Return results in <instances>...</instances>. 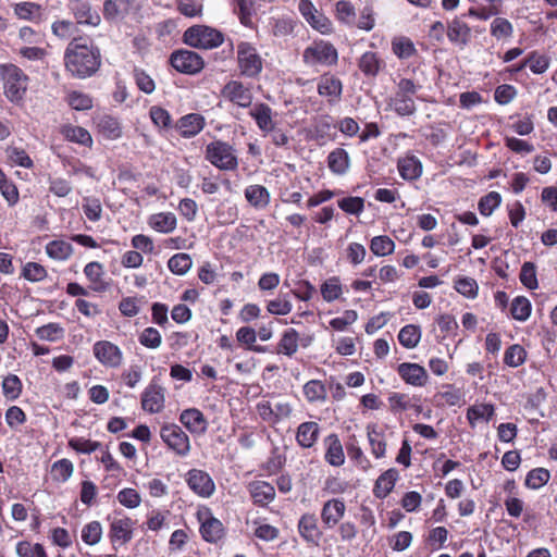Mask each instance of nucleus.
<instances>
[{
    "label": "nucleus",
    "mask_w": 557,
    "mask_h": 557,
    "mask_svg": "<svg viewBox=\"0 0 557 557\" xmlns=\"http://www.w3.org/2000/svg\"><path fill=\"white\" fill-rule=\"evenodd\" d=\"M132 76L137 88L146 95L156 90V82L144 69L135 66Z\"/></svg>",
    "instance_id": "64"
},
{
    "label": "nucleus",
    "mask_w": 557,
    "mask_h": 557,
    "mask_svg": "<svg viewBox=\"0 0 557 557\" xmlns=\"http://www.w3.org/2000/svg\"><path fill=\"white\" fill-rule=\"evenodd\" d=\"M249 115L255 120L258 128L263 133H271L275 128L272 108L264 102L256 103L249 111Z\"/></svg>",
    "instance_id": "30"
},
{
    "label": "nucleus",
    "mask_w": 557,
    "mask_h": 557,
    "mask_svg": "<svg viewBox=\"0 0 557 557\" xmlns=\"http://www.w3.org/2000/svg\"><path fill=\"white\" fill-rule=\"evenodd\" d=\"M183 40L189 47L210 50L224 42V34L208 25H193L184 32Z\"/></svg>",
    "instance_id": "5"
},
{
    "label": "nucleus",
    "mask_w": 557,
    "mask_h": 557,
    "mask_svg": "<svg viewBox=\"0 0 557 557\" xmlns=\"http://www.w3.org/2000/svg\"><path fill=\"white\" fill-rule=\"evenodd\" d=\"M399 479V472L395 468H389L379 475L374 482L373 495L377 499L386 498L395 487Z\"/></svg>",
    "instance_id": "31"
},
{
    "label": "nucleus",
    "mask_w": 557,
    "mask_h": 557,
    "mask_svg": "<svg viewBox=\"0 0 557 557\" xmlns=\"http://www.w3.org/2000/svg\"><path fill=\"white\" fill-rule=\"evenodd\" d=\"M434 400L437 406H461L465 403V394L454 384H444L434 395Z\"/></svg>",
    "instance_id": "35"
},
{
    "label": "nucleus",
    "mask_w": 557,
    "mask_h": 557,
    "mask_svg": "<svg viewBox=\"0 0 557 557\" xmlns=\"http://www.w3.org/2000/svg\"><path fill=\"white\" fill-rule=\"evenodd\" d=\"M394 435V431L386 425H380L375 422L366 425L369 449L375 459L381 460L387 457L388 443Z\"/></svg>",
    "instance_id": "9"
},
{
    "label": "nucleus",
    "mask_w": 557,
    "mask_h": 557,
    "mask_svg": "<svg viewBox=\"0 0 557 557\" xmlns=\"http://www.w3.org/2000/svg\"><path fill=\"white\" fill-rule=\"evenodd\" d=\"M196 518L200 523L199 532L203 541L215 544L224 537V525L213 516L210 507L200 505L196 511Z\"/></svg>",
    "instance_id": "10"
},
{
    "label": "nucleus",
    "mask_w": 557,
    "mask_h": 557,
    "mask_svg": "<svg viewBox=\"0 0 557 557\" xmlns=\"http://www.w3.org/2000/svg\"><path fill=\"white\" fill-rule=\"evenodd\" d=\"M224 99L239 108H249L252 104L253 95L251 89L243 82L231 79L221 89Z\"/></svg>",
    "instance_id": "16"
},
{
    "label": "nucleus",
    "mask_w": 557,
    "mask_h": 557,
    "mask_svg": "<svg viewBox=\"0 0 557 557\" xmlns=\"http://www.w3.org/2000/svg\"><path fill=\"white\" fill-rule=\"evenodd\" d=\"M550 476L546 468H534L527 473L524 485L530 490H539L548 483Z\"/></svg>",
    "instance_id": "54"
},
{
    "label": "nucleus",
    "mask_w": 557,
    "mask_h": 557,
    "mask_svg": "<svg viewBox=\"0 0 557 557\" xmlns=\"http://www.w3.org/2000/svg\"><path fill=\"white\" fill-rule=\"evenodd\" d=\"M84 275L89 282L88 288L95 294H103L111 287L110 280H106V270L102 263L90 261L84 267Z\"/></svg>",
    "instance_id": "21"
},
{
    "label": "nucleus",
    "mask_w": 557,
    "mask_h": 557,
    "mask_svg": "<svg viewBox=\"0 0 557 557\" xmlns=\"http://www.w3.org/2000/svg\"><path fill=\"white\" fill-rule=\"evenodd\" d=\"M490 33L497 40H506L512 37L513 26L509 20L496 16L490 25Z\"/></svg>",
    "instance_id": "52"
},
{
    "label": "nucleus",
    "mask_w": 557,
    "mask_h": 557,
    "mask_svg": "<svg viewBox=\"0 0 557 557\" xmlns=\"http://www.w3.org/2000/svg\"><path fill=\"white\" fill-rule=\"evenodd\" d=\"M92 354L100 364L106 368L116 369L123 363V351L110 341H98L92 346Z\"/></svg>",
    "instance_id": "15"
},
{
    "label": "nucleus",
    "mask_w": 557,
    "mask_h": 557,
    "mask_svg": "<svg viewBox=\"0 0 557 557\" xmlns=\"http://www.w3.org/2000/svg\"><path fill=\"white\" fill-rule=\"evenodd\" d=\"M524 59L527 67L535 75L544 74L550 65V58L537 50L530 51Z\"/></svg>",
    "instance_id": "47"
},
{
    "label": "nucleus",
    "mask_w": 557,
    "mask_h": 557,
    "mask_svg": "<svg viewBox=\"0 0 557 557\" xmlns=\"http://www.w3.org/2000/svg\"><path fill=\"white\" fill-rule=\"evenodd\" d=\"M392 51L398 59H409L418 53L413 41L406 36L393 38Z\"/></svg>",
    "instance_id": "49"
},
{
    "label": "nucleus",
    "mask_w": 557,
    "mask_h": 557,
    "mask_svg": "<svg viewBox=\"0 0 557 557\" xmlns=\"http://www.w3.org/2000/svg\"><path fill=\"white\" fill-rule=\"evenodd\" d=\"M302 394L309 404H321L327 398L326 385L320 380H310L302 387Z\"/></svg>",
    "instance_id": "43"
},
{
    "label": "nucleus",
    "mask_w": 557,
    "mask_h": 557,
    "mask_svg": "<svg viewBox=\"0 0 557 557\" xmlns=\"http://www.w3.org/2000/svg\"><path fill=\"white\" fill-rule=\"evenodd\" d=\"M324 461L334 468L345 465L346 456L342 440L337 433H330L323 438Z\"/></svg>",
    "instance_id": "20"
},
{
    "label": "nucleus",
    "mask_w": 557,
    "mask_h": 557,
    "mask_svg": "<svg viewBox=\"0 0 557 557\" xmlns=\"http://www.w3.org/2000/svg\"><path fill=\"white\" fill-rule=\"evenodd\" d=\"M148 225L159 233L168 234L176 228L177 220L172 212H160L149 216Z\"/></svg>",
    "instance_id": "41"
},
{
    "label": "nucleus",
    "mask_w": 557,
    "mask_h": 557,
    "mask_svg": "<svg viewBox=\"0 0 557 557\" xmlns=\"http://www.w3.org/2000/svg\"><path fill=\"white\" fill-rule=\"evenodd\" d=\"M527 360V350L519 344L510 345L504 354V363L510 368H518Z\"/></svg>",
    "instance_id": "59"
},
{
    "label": "nucleus",
    "mask_w": 557,
    "mask_h": 557,
    "mask_svg": "<svg viewBox=\"0 0 557 557\" xmlns=\"http://www.w3.org/2000/svg\"><path fill=\"white\" fill-rule=\"evenodd\" d=\"M299 333L295 329L285 330L276 345V354L293 357L299 347Z\"/></svg>",
    "instance_id": "39"
},
{
    "label": "nucleus",
    "mask_w": 557,
    "mask_h": 557,
    "mask_svg": "<svg viewBox=\"0 0 557 557\" xmlns=\"http://www.w3.org/2000/svg\"><path fill=\"white\" fill-rule=\"evenodd\" d=\"M166 389L160 379L153 376L140 395L141 409L150 414L160 413L165 407Z\"/></svg>",
    "instance_id": "12"
},
{
    "label": "nucleus",
    "mask_w": 557,
    "mask_h": 557,
    "mask_svg": "<svg viewBox=\"0 0 557 557\" xmlns=\"http://www.w3.org/2000/svg\"><path fill=\"white\" fill-rule=\"evenodd\" d=\"M67 104L76 111H86L92 108L94 101L91 96L86 92L72 90L66 95Z\"/></svg>",
    "instance_id": "63"
},
{
    "label": "nucleus",
    "mask_w": 557,
    "mask_h": 557,
    "mask_svg": "<svg viewBox=\"0 0 557 557\" xmlns=\"http://www.w3.org/2000/svg\"><path fill=\"white\" fill-rule=\"evenodd\" d=\"M188 488L198 497L210 498L215 493V483L205 470L193 468L184 475Z\"/></svg>",
    "instance_id": "14"
},
{
    "label": "nucleus",
    "mask_w": 557,
    "mask_h": 557,
    "mask_svg": "<svg viewBox=\"0 0 557 557\" xmlns=\"http://www.w3.org/2000/svg\"><path fill=\"white\" fill-rule=\"evenodd\" d=\"M160 437L166 447L178 457L189 455L191 445L186 432L175 423H166L160 429Z\"/></svg>",
    "instance_id": "11"
},
{
    "label": "nucleus",
    "mask_w": 557,
    "mask_h": 557,
    "mask_svg": "<svg viewBox=\"0 0 557 557\" xmlns=\"http://www.w3.org/2000/svg\"><path fill=\"white\" fill-rule=\"evenodd\" d=\"M74 472V465L67 458H62L52 463L51 467V475L52 479L57 482H66Z\"/></svg>",
    "instance_id": "61"
},
{
    "label": "nucleus",
    "mask_w": 557,
    "mask_h": 557,
    "mask_svg": "<svg viewBox=\"0 0 557 557\" xmlns=\"http://www.w3.org/2000/svg\"><path fill=\"white\" fill-rule=\"evenodd\" d=\"M109 521L108 537L112 546L125 545L132 541L136 520L125 515L122 510H115L113 515L107 516Z\"/></svg>",
    "instance_id": "8"
},
{
    "label": "nucleus",
    "mask_w": 557,
    "mask_h": 557,
    "mask_svg": "<svg viewBox=\"0 0 557 557\" xmlns=\"http://www.w3.org/2000/svg\"><path fill=\"white\" fill-rule=\"evenodd\" d=\"M370 250L377 257H385L394 252L395 243L387 235L374 236L370 242Z\"/></svg>",
    "instance_id": "55"
},
{
    "label": "nucleus",
    "mask_w": 557,
    "mask_h": 557,
    "mask_svg": "<svg viewBox=\"0 0 557 557\" xmlns=\"http://www.w3.org/2000/svg\"><path fill=\"white\" fill-rule=\"evenodd\" d=\"M205 159L221 171H235L239 163L235 148L221 139H214L206 146Z\"/></svg>",
    "instance_id": "4"
},
{
    "label": "nucleus",
    "mask_w": 557,
    "mask_h": 557,
    "mask_svg": "<svg viewBox=\"0 0 557 557\" xmlns=\"http://www.w3.org/2000/svg\"><path fill=\"white\" fill-rule=\"evenodd\" d=\"M132 0H106L103 3V16L107 21H114L128 14Z\"/></svg>",
    "instance_id": "44"
},
{
    "label": "nucleus",
    "mask_w": 557,
    "mask_h": 557,
    "mask_svg": "<svg viewBox=\"0 0 557 557\" xmlns=\"http://www.w3.org/2000/svg\"><path fill=\"white\" fill-rule=\"evenodd\" d=\"M345 448L349 460L357 469L367 472L373 468L371 460L364 454L363 449L356 440V436L349 438Z\"/></svg>",
    "instance_id": "34"
},
{
    "label": "nucleus",
    "mask_w": 557,
    "mask_h": 557,
    "mask_svg": "<svg viewBox=\"0 0 557 557\" xmlns=\"http://www.w3.org/2000/svg\"><path fill=\"white\" fill-rule=\"evenodd\" d=\"M20 275L30 283H38L47 278L48 271L42 264L29 261L23 265Z\"/></svg>",
    "instance_id": "53"
},
{
    "label": "nucleus",
    "mask_w": 557,
    "mask_h": 557,
    "mask_svg": "<svg viewBox=\"0 0 557 557\" xmlns=\"http://www.w3.org/2000/svg\"><path fill=\"white\" fill-rule=\"evenodd\" d=\"M421 88L410 78H400L396 84L394 95L389 99V107L399 116H409L414 114L417 107L413 97Z\"/></svg>",
    "instance_id": "3"
},
{
    "label": "nucleus",
    "mask_w": 557,
    "mask_h": 557,
    "mask_svg": "<svg viewBox=\"0 0 557 557\" xmlns=\"http://www.w3.org/2000/svg\"><path fill=\"white\" fill-rule=\"evenodd\" d=\"M60 133L67 141L88 148L92 146L94 140L90 133L82 126L65 124L61 126Z\"/></svg>",
    "instance_id": "38"
},
{
    "label": "nucleus",
    "mask_w": 557,
    "mask_h": 557,
    "mask_svg": "<svg viewBox=\"0 0 557 557\" xmlns=\"http://www.w3.org/2000/svg\"><path fill=\"white\" fill-rule=\"evenodd\" d=\"M193 265L191 257L185 252L173 255L168 261L169 270L175 275L186 274Z\"/></svg>",
    "instance_id": "56"
},
{
    "label": "nucleus",
    "mask_w": 557,
    "mask_h": 557,
    "mask_svg": "<svg viewBox=\"0 0 557 557\" xmlns=\"http://www.w3.org/2000/svg\"><path fill=\"white\" fill-rule=\"evenodd\" d=\"M385 66V62L376 52L366 51L358 60V67L367 77H375Z\"/></svg>",
    "instance_id": "36"
},
{
    "label": "nucleus",
    "mask_w": 557,
    "mask_h": 557,
    "mask_svg": "<svg viewBox=\"0 0 557 557\" xmlns=\"http://www.w3.org/2000/svg\"><path fill=\"white\" fill-rule=\"evenodd\" d=\"M399 377L408 385L423 387L429 381L425 368L414 362H403L396 368Z\"/></svg>",
    "instance_id": "23"
},
{
    "label": "nucleus",
    "mask_w": 557,
    "mask_h": 557,
    "mask_svg": "<svg viewBox=\"0 0 557 557\" xmlns=\"http://www.w3.org/2000/svg\"><path fill=\"white\" fill-rule=\"evenodd\" d=\"M77 26L78 25L71 20H55L51 24V33L53 34V36L61 40H67L70 38L72 39L73 37L77 36Z\"/></svg>",
    "instance_id": "51"
},
{
    "label": "nucleus",
    "mask_w": 557,
    "mask_h": 557,
    "mask_svg": "<svg viewBox=\"0 0 557 557\" xmlns=\"http://www.w3.org/2000/svg\"><path fill=\"white\" fill-rule=\"evenodd\" d=\"M327 166L333 174L344 175L350 166V157L343 148H335L327 156Z\"/></svg>",
    "instance_id": "40"
},
{
    "label": "nucleus",
    "mask_w": 557,
    "mask_h": 557,
    "mask_svg": "<svg viewBox=\"0 0 557 557\" xmlns=\"http://www.w3.org/2000/svg\"><path fill=\"white\" fill-rule=\"evenodd\" d=\"M510 317L519 322H525L532 312V304L525 296H517L510 302Z\"/></svg>",
    "instance_id": "46"
},
{
    "label": "nucleus",
    "mask_w": 557,
    "mask_h": 557,
    "mask_svg": "<svg viewBox=\"0 0 557 557\" xmlns=\"http://www.w3.org/2000/svg\"><path fill=\"white\" fill-rule=\"evenodd\" d=\"M45 250L49 258L57 261H65L73 255V246L63 239L49 242Z\"/></svg>",
    "instance_id": "45"
},
{
    "label": "nucleus",
    "mask_w": 557,
    "mask_h": 557,
    "mask_svg": "<svg viewBox=\"0 0 557 557\" xmlns=\"http://www.w3.org/2000/svg\"><path fill=\"white\" fill-rule=\"evenodd\" d=\"M63 63L65 71L74 78H88L101 66V51L89 35H77L67 44Z\"/></svg>",
    "instance_id": "1"
},
{
    "label": "nucleus",
    "mask_w": 557,
    "mask_h": 557,
    "mask_svg": "<svg viewBox=\"0 0 557 557\" xmlns=\"http://www.w3.org/2000/svg\"><path fill=\"white\" fill-rule=\"evenodd\" d=\"M178 420L191 434L202 435L208 430V420L198 408L183 410Z\"/></svg>",
    "instance_id": "29"
},
{
    "label": "nucleus",
    "mask_w": 557,
    "mask_h": 557,
    "mask_svg": "<svg viewBox=\"0 0 557 557\" xmlns=\"http://www.w3.org/2000/svg\"><path fill=\"white\" fill-rule=\"evenodd\" d=\"M467 420L471 428H475L476 422L484 420L490 422L495 416V406L493 404H475L467 409Z\"/></svg>",
    "instance_id": "42"
},
{
    "label": "nucleus",
    "mask_w": 557,
    "mask_h": 557,
    "mask_svg": "<svg viewBox=\"0 0 557 557\" xmlns=\"http://www.w3.org/2000/svg\"><path fill=\"white\" fill-rule=\"evenodd\" d=\"M236 48L239 74L246 78H258L263 71V59L256 46L248 41H240Z\"/></svg>",
    "instance_id": "6"
},
{
    "label": "nucleus",
    "mask_w": 557,
    "mask_h": 557,
    "mask_svg": "<svg viewBox=\"0 0 557 557\" xmlns=\"http://www.w3.org/2000/svg\"><path fill=\"white\" fill-rule=\"evenodd\" d=\"M23 391L21 379L16 374H9L2 381V393L8 400L17 399Z\"/></svg>",
    "instance_id": "57"
},
{
    "label": "nucleus",
    "mask_w": 557,
    "mask_h": 557,
    "mask_svg": "<svg viewBox=\"0 0 557 557\" xmlns=\"http://www.w3.org/2000/svg\"><path fill=\"white\" fill-rule=\"evenodd\" d=\"M247 491L252 499V503L259 507H267L275 499L274 486L262 480H255L248 483Z\"/></svg>",
    "instance_id": "28"
},
{
    "label": "nucleus",
    "mask_w": 557,
    "mask_h": 557,
    "mask_svg": "<svg viewBox=\"0 0 557 557\" xmlns=\"http://www.w3.org/2000/svg\"><path fill=\"white\" fill-rule=\"evenodd\" d=\"M67 9L77 25L97 27L101 17L88 0H69Z\"/></svg>",
    "instance_id": "18"
},
{
    "label": "nucleus",
    "mask_w": 557,
    "mask_h": 557,
    "mask_svg": "<svg viewBox=\"0 0 557 557\" xmlns=\"http://www.w3.org/2000/svg\"><path fill=\"white\" fill-rule=\"evenodd\" d=\"M14 15L24 21L40 24L44 21V9L32 1H23L13 5Z\"/></svg>",
    "instance_id": "33"
},
{
    "label": "nucleus",
    "mask_w": 557,
    "mask_h": 557,
    "mask_svg": "<svg viewBox=\"0 0 557 557\" xmlns=\"http://www.w3.org/2000/svg\"><path fill=\"white\" fill-rule=\"evenodd\" d=\"M206 125V119L202 114L187 113L175 122L174 128L182 138L189 139L201 133Z\"/></svg>",
    "instance_id": "22"
},
{
    "label": "nucleus",
    "mask_w": 557,
    "mask_h": 557,
    "mask_svg": "<svg viewBox=\"0 0 557 557\" xmlns=\"http://www.w3.org/2000/svg\"><path fill=\"white\" fill-rule=\"evenodd\" d=\"M346 504L343 498H331L321 508V520L325 528L333 529L344 518Z\"/></svg>",
    "instance_id": "25"
},
{
    "label": "nucleus",
    "mask_w": 557,
    "mask_h": 557,
    "mask_svg": "<svg viewBox=\"0 0 557 557\" xmlns=\"http://www.w3.org/2000/svg\"><path fill=\"white\" fill-rule=\"evenodd\" d=\"M0 82L4 97L14 104H22L25 100L29 76L14 63H0Z\"/></svg>",
    "instance_id": "2"
},
{
    "label": "nucleus",
    "mask_w": 557,
    "mask_h": 557,
    "mask_svg": "<svg viewBox=\"0 0 557 557\" xmlns=\"http://www.w3.org/2000/svg\"><path fill=\"white\" fill-rule=\"evenodd\" d=\"M397 170L403 180L412 182L420 178L423 166L418 157L408 153L398 159Z\"/></svg>",
    "instance_id": "32"
},
{
    "label": "nucleus",
    "mask_w": 557,
    "mask_h": 557,
    "mask_svg": "<svg viewBox=\"0 0 557 557\" xmlns=\"http://www.w3.org/2000/svg\"><path fill=\"white\" fill-rule=\"evenodd\" d=\"M170 64L180 73L195 75L202 71L205 61L201 55L191 50H176L170 55Z\"/></svg>",
    "instance_id": "13"
},
{
    "label": "nucleus",
    "mask_w": 557,
    "mask_h": 557,
    "mask_svg": "<svg viewBox=\"0 0 557 557\" xmlns=\"http://www.w3.org/2000/svg\"><path fill=\"white\" fill-rule=\"evenodd\" d=\"M15 552L18 557H49L42 544L29 541L17 542Z\"/></svg>",
    "instance_id": "60"
},
{
    "label": "nucleus",
    "mask_w": 557,
    "mask_h": 557,
    "mask_svg": "<svg viewBox=\"0 0 557 557\" xmlns=\"http://www.w3.org/2000/svg\"><path fill=\"white\" fill-rule=\"evenodd\" d=\"M5 156L8 162L11 165L21 166L24 169H32L34 166V161L26 152V150L22 147L16 146H8L5 148Z\"/></svg>",
    "instance_id": "48"
},
{
    "label": "nucleus",
    "mask_w": 557,
    "mask_h": 557,
    "mask_svg": "<svg viewBox=\"0 0 557 557\" xmlns=\"http://www.w3.org/2000/svg\"><path fill=\"white\" fill-rule=\"evenodd\" d=\"M300 537L311 546H319L323 532L319 525L315 513L305 512L300 516L297 524Z\"/></svg>",
    "instance_id": "19"
},
{
    "label": "nucleus",
    "mask_w": 557,
    "mask_h": 557,
    "mask_svg": "<svg viewBox=\"0 0 557 557\" xmlns=\"http://www.w3.org/2000/svg\"><path fill=\"white\" fill-rule=\"evenodd\" d=\"M302 61L307 65L334 66L338 62L335 46L326 40H313L302 52Z\"/></svg>",
    "instance_id": "7"
},
{
    "label": "nucleus",
    "mask_w": 557,
    "mask_h": 557,
    "mask_svg": "<svg viewBox=\"0 0 557 557\" xmlns=\"http://www.w3.org/2000/svg\"><path fill=\"white\" fill-rule=\"evenodd\" d=\"M465 14L455 16L447 24L446 35L448 40L460 48H465L472 37L470 26L463 21Z\"/></svg>",
    "instance_id": "24"
},
{
    "label": "nucleus",
    "mask_w": 557,
    "mask_h": 557,
    "mask_svg": "<svg viewBox=\"0 0 557 557\" xmlns=\"http://www.w3.org/2000/svg\"><path fill=\"white\" fill-rule=\"evenodd\" d=\"M103 534V529L98 520L86 523L82 529V540L85 544L94 546L98 544Z\"/></svg>",
    "instance_id": "62"
},
{
    "label": "nucleus",
    "mask_w": 557,
    "mask_h": 557,
    "mask_svg": "<svg viewBox=\"0 0 557 557\" xmlns=\"http://www.w3.org/2000/svg\"><path fill=\"white\" fill-rule=\"evenodd\" d=\"M421 339L420 326L414 324H407L403 326L398 333L399 344L407 348L412 349L418 346Z\"/></svg>",
    "instance_id": "50"
},
{
    "label": "nucleus",
    "mask_w": 557,
    "mask_h": 557,
    "mask_svg": "<svg viewBox=\"0 0 557 557\" xmlns=\"http://www.w3.org/2000/svg\"><path fill=\"white\" fill-rule=\"evenodd\" d=\"M321 295L322 298L326 302H332L341 297L343 294V287L341 284V278L338 276H331L329 277L323 284L321 285Z\"/></svg>",
    "instance_id": "58"
},
{
    "label": "nucleus",
    "mask_w": 557,
    "mask_h": 557,
    "mask_svg": "<svg viewBox=\"0 0 557 557\" xmlns=\"http://www.w3.org/2000/svg\"><path fill=\"white\" fill-rule=\"evenodd\" d=\"M244 194L247 202L257 210L265 209L271 200L270 191L259 184L247 186Z\"/></svg>",
    "instance_id": "37"
},
{
    "label": "nucleus",
    "mask_w": 557,
    "mask_h": 557,
    "mask_svg": "<svg viewBox=\"0 0 557 557\" xmlns=\"http://www.w3.org/2000/svg\"><path fill=\"white\" fill-rule=\"evenodd\" d=\"M97 133L108 140H115L122 136L123 128L116 116L102 113L94 117Z\"/></svg>",
    "instance_id": "26"
},
{
    "label": "nucleus",
    "mask_w": 557,
    "mask_h": 557,
    "mask_svg": "<svg viewBox=\"0 0 557 557\" xmlns=\"http://www.w3.org/2000/svg\"><path fill=\"white\" fill-rule=\"evenodd\" d=\"M321 428L315 421L301 422L295 432V441L302 449L314 448L320 437Z\"/></svg>",
    "instance_id": "27"
},
{
    "label": "nucleus",
    "mask_w": 557,
    "mask_h": 557,
    "mask_svg": "<svg viewBox=\"0 0 557 557\" xmlns=\"http://www.w3.org/2000/svg\"><path fill=\"white\" fill-rule=\"evenodd\" d=\"M317 91L329 106H336L343 96V82L334 74L324 73L318 78Z\"/></svg>",
    "instance_id": "17"
}]
</instances>
